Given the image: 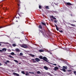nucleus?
I'll use <instances>...</instances> for the list:
<instances>
[{"label": "nucleus", "mask_w": 76, "mask_h": 76, "mask_svg": "<svg viewBox=\"0 0 76 76\" xmlns=\"http://www.w3.org/2000/svg\"><path fill=\"white\" fill-rule=\"evenodd\" d=\"M51 17V18H53V19L56 20V18H55V17H54L53 16H52Z\"/></svg>", "instance_id": "26"}, {"label": "nucleus", "mask_w": 76, "mask_h": 76, "mask_svg": "<svg viewBox=\"0 0 76 76\" xmlns=\"http://www.w3.org/2000/svg\"><path fill=\"white\" fill-rule=\"evenodd\" d=\"M2 65V64H1V63H0V66H1Z\"/></svg>", "instance_id": "44"}, {"label": "nucleus", "mask_w": 76, "mask_h": 76, "mask_svg": "<svg viewBox=\"0 0 76 76\" xmlns=\"http://www.w3.org/2000/svg\"><path fill=\"white\" fill-rule=\"evenodd\" d=\"M3 28V27H0V29H1V28Z\"/></svg>", "instance_id": "46"}, {"label": "nucleus", "mask_w": 76, "mask_h": 76, "mask_svg": "<svg viewBox=\"0 0 76 76\" xmlns=\"http://www.w3.org/2000/svg\"><path fill=\"white\" fill-rule=\"evenodd\" d=\"M53 65H54V66H56L57 64H53Z\"/></svg>", "instance_id": "39"}, {"label": "nucleus", "mask_w": 76, "mask_h": 76, "mask_svg": "<svg viewBox=\"0 0 76 76\" xmlns=\"http://www.w3.org/2000/svg\"><path fill=\"white\" fill-rule=\"evenodd\" d=\"M29 73H31V72H29Z\"/></svg>", "instance_id": "49"}, {"label": "nucleus", "mask_w": 76, "mask_h": 76, "mask_svg": "<svg viewBox=\"0 0 76 76\" xmlns=\"http://www.w3.org/2000/svg\"><path fill=\"white\" fill-rule=\"evenodd\" d=\"M44 50L42 49L39 50V52H43Z\"/></svg>", "instance_id": "21"}, {"label": "nucleus", "mask_w": 76, "mask_h": 76, "mask_svg": "<svg viewBox=\"0 0 76 76\" xmlns=\"http://www.w3.org/2000/svg\"><path fill=\"white\" fill-rule=\"evenodd\" d=\"M14 61H15V63H18V61H17L16 60H14Z\"/></svg>", "instance_id": "25"}, {"label": "nucleus", "mask_w": 76, "mask_h": 76, "mask_svg": "<svg viewBox=\"0 0 76 76\" xmlns=\"http://www.w3.org/2000/svg\"><path fill=\"white\" fill-rule=\"evenodd\" d=\"M66 64H67V66H68V67H70V65L69 64V63H66Z\"/></svg>", "instance_id": "27"}, {"label": "nucleus", "mask_w": 76, "mask_h": 76, "mask_svg": "<svg viewBox=\"0 0 76 76\" xmlns=\"http://www.w3.org/2000/svg\"><path fill=\"white\" fill-rule=\"evenodd\" d=\"M18 6H20V5L18 4Z\"/></svg>", "instance_id": "51"}, {"label": "nucleus", "mask_w": 76, "mask_h": 76, "mask_svg": "<svg viewBox=\"0 0 76 76\" xmlns=\"http://www.w3.org/2000/svg\"><path fill=\"white\" fill-rule=\"evenodd\" d=\"M46 9H48V6H47L46 7Z\"/></svg>", "instance_id": "37"}, {"label": "nucleus", "mask_w": 76, "mask_h": 76, "mask_svg": "<svg viewBox=\"0 0 76 76\" xmlns=\"http://www.w3.org/2000/svg\"><path fill=\"white\" fill-rule=\"evenodd\" d=\"M31 60H32V61L34 62V63H36V61H35V59H32Z\"/></svg>", "instance_id": "23"}, {"label": "nucleus", "mask_w": 76, "mask_h": 76, "mask_svg": "<svg viewBox=\"0 0 76 76\" xmlns=\"http://www.w3.org/2000/svg\"><path fill=\"white\" fill-rule=\"evenodd\" d=\"M63 67H67V66H63Z\"/></svg>", "instance_id": "48"}, {"label": "nucleus", "mask_w": 76, "mask_h": 76, "mask_svg": "<svg viewBox=\"0 0 76 76\" xmlns=\"http://www.w3.org/2000/svg\"><path fill=\"white\" fill-rule=\"evenodd\" d=\"M69 24H70V25H71V26H73V27L75 26V25L74 24H70V23H69Z\"/></svg>", "instance_id": "17"}, {"label": "nucleus", "mask_w": 76, "mask_h": 76, "mask_svg": "<svg viewBox=\"0 0 76 76\" xmlns=\"http://www.w3.org/2000/svg\"><path fill=\"white\" fill-rule=\"evenodd\" d=\"M54 22L55 23H57V20H55Z\"/></svg>", "instance_id": "38"}, {"label": "nucleus", "mask_w": 76, "mask_h": 76, "mask_svg": "<svg viewBox=\"0 0 76 76\" xmlns=\"http://www.w3.org/2000/svg\"><path fill=\"white\" fill-rule=\"evenodd\" d=\"M18 1L19 3H20V0H18Z\"/></svg>", "instance_id": "35"}, {"label": "nucleus", "mask_w": 76, "mask_h": 76, "mask_svg": "<svg viewBox=\"0 0 76 76\" xmlns=\"http://www.w3.org/2000/svg\"><path fill=\"white\" fill-rule=\"evenodd\" d=\"M4 9H5V10H6V9H7V8H4Z\"/></svg>", "instance_id": "45"}, {"label": "nucleus", "mask_w": 76, "mask_h": 76, "mask_svg": "<svg viewBox=\"0 0 76 76\" xmlns=\"http://www.w3.org/2000/svg\"><path fill=\"white\" fill-rule=\"evenodd\" d=\"M55 26H56V28L57 31H59V29H58V28L57 27V25L56 24H55Z\"/></svg>", "instance_id": "11"}, {"label": "nucleus", "mask_w": 76, "mask_h": 76, "mask_svg": "<svg viewBox=\"0 0 76 76\" xmlns=\"http://www.w3.org/2000/svg\"><path fill=\"white\" fill-rule=\"evenodd\" d=\"M7 62H5V64H7Z\"/></svg>", "instance_id": "43"}, {"label": "nucleus", "mask_w": 76, "mask_h": 76, "mask_svg": "<svg viewBox=\"0 0 76 76\" xmlns=\"http://www.w3.org/2000/svg\"><path fill=\"white\" fill-rule=\"evenodd\" d=\"M61 70L63 71V72H66V70L64 68H62V69H61Z\"/></svg>", "instance_id": "10"}, {"label": "nucleus", "mask_w": 76, "mask_h": 76, "mask_svg": "<svg viewBox=\"0 0 76 76\" xmlns=\"http://www.w3.org/2000/svg\"><path fill=\"white\" fill-rule=\"evenodd\" d=\"M50 20H51L52 21H53V20L52 19H50Z\"/></svg>", "instance_id": "42"}, {"label": "nucleus", "mask_w": 76, "mask_h": 76, "mask_svg": "<svg viewBox=\"0 0 76 76\" xmlns=\"http://www.w3.org/2000/svg\"><path fill=\"white\" fill-rule=\"evenodd\" d=\"M42 25H44V26H46V25L45 24V23L42 22Z\"/></svg>", "instance_id": "24"}, {"label": "nucleus", "mask_w": 76, "mask_h": 76, "mask_svg": "<svg viewBox=\"0 0 76 76\" xmlns=\"http://www.w3.org/2000/svg\"><path fill=\"white\" fill-rule=\"evenodd\" d=\"M63 68L64 69H67V67H63Z\"/></svg>", "instance_id": "31"}, {"label": "nucleus", "mask_w": 76, "mask_h": 76, "mask_svg": "<svg viewBox=\"0 0 76 76\" xmlns=\"http://www.w3.org/2000/svg\"><path fill=\"white\" fill-rule=\"evenodd\" d=\"M6 61L7 63H10V61H8V60H7Z\"/></svg>", "instance_id": "33"}, {"label": "nucleus", "mask_w": 76, "mask_h": 76, "mask_svg": "<svg viewBox=\"0 0 76 76\" xmlns=\"http://www.w3.org/2000/svg\"><path fill=\"white\" fill-rule=\"evenodd\" d=\"M21 73H22V74H23V75H25V73L24 71H22Z\"/></svg>", "instance_id": "19"}, {"label": "nucleus", "mask_w": 76, "mask_h": 76, "mask_svg": "<svg viewBox=\"0 0 76 76\" xmlns=\"http://www.w3.org/2000/svg\"><path fill=\"white\" fill-rule=\"evenodd\" d=\"M44 69H45V70H47L48 69V68L47 67H44Z\"/></svg>", "instance_id": "15"}, {"label": "nucleus", "mask_w": 76, "mask_h": 76, "mask_svg": "<svg viewBox=\"0 0 76 76\" xmlns=\"http://www.w3.org/2000/svg\"><path fill=\"white\" fill-rule=\"evenodd\" d=\"M72 71L70 70H67V72H71Z\"/></svg>", "instance_id": "34"}, {"label": "nucleus", "mask_w": 76, "mask_h": 76, "mask_svg": "<svg viewBox=\"0 0 76 76\" xmlns=\"http://www.w3.org/2000/svg\"><path fill=\"white\" fill-rule=\"evenodd\" d=\"M30 56L31 57H35V55H33L32 54H30Z\"/></svg>", "instance_id": "18"}, {"label": "nucleus", "mask_w": 76, "mask_h": 76, "mask_svg": "<svg viewBox=\"0 0 76 76\" xmlns=\"http://www.w3.org/2000/svg\"><path fill=\"white\" fill-rule=\"evenodd\" d=\"M59 31L60 32H63L62 31Z\"/></svg>", "instance_id": "40"}, {"label": "nucleus", "mask_w": 76, "mask_h": 76, "mask_svg": "<svg viewBox=\"0 0 76 76\" xmlns=\"http://www.w3.org/2000/svg\"><path fill=\"white\" fill-rule=\"evenodd\" d=\"M39 9H41V6H39Z\"/></svg>", "instance_id": "36"}, {"label": "nucleus", "mask_w": 76, "mask_h": 76, "mask_svg": "<svg viewBox=\"0 0 76 76\" xmlns=\"http://www.w3.org/2000/svg\"><path fill=\"white\" fill-rule=\"evenodd\" d=\"M58 69H59V68L57 67H55L54 68V70H55V71H56V70H57Z\"/></svg>", "instance_id": "5"}, {"label": "nucleus", "mask_w": 76, "mask_h": 76, "mask_svg": "<svg viewBox=\"0 0 76 76\" xmlns=\"http://www.w3.org/2000/svg\"><path fill=\"white\" fill-rule=\"evenodd\" d=\"M15 50L16 51H17V52H20V50H19V49L18 48H16L15 49Z\"/></svg>", "instance_id": "9"}, {"label": "nucleus", "mask_w": 76, "mask_h": 76, "mask_svg": "<svg viewBox=\"0 0 76 76\" xmlns=\"http://www.w3.org/2000/svg\"><path fill=\"white\" fill-rule=\"evenodd\" d=\"M47 75H49V76H53V75H51V74H50V73H49V72H47Z\"/></svg>", "instance_id": "12"}, {"label": "nucleus", "mask_w": 76, "mask_h": 76, "mask_svg": "<svg viewBox=\"0 0 76 76\" xmlns=\"http://www.w3.org/2000/svg\"><path fill=\"white\" fill-rule=\"evenodd\" d=\"M58 67H60V65H58Z\"/></svg>", "instance_id": "47"}, {"label": "nucleus", "mask_w": 76, "mask_h": 76, "mask_svg": "<svg viewBox=\"0 0 76 76\" xmlns=\"http://www.w3.org/2000/svg\"><path fill=\"white\" fill-rule=\"evenodd\" d=\"M7 50V49L6 48H4L2 49V50H0V52H6Z\"/></svg>", "instance_id": "1"}, {"label": "nucleus", "mask_w": 76, "mask_h": 76, "mask_svg": "<svg viewBox=\"0 0 76 76\" xmlns=\"http://www.w3.org/2000/svg\"><path fill=\"white\" fill-rule=\"evenodd\" d=\"M40 32H41V33L42 34V35H44V32H43V31H42V30H40L39 31Z\"/></svg>", "instance_id": "13"}, {"label": "nucleus", "mask_w": 76, "mask_h": 76, "mask_svg": "<svg viewBox=\"0 0 76 76\" xmlns=\"http://www.w3.org/2000/svg\"><path fill=\"white\" fill-rule=\"evenodd\" d=\"M74 74H75V75H76V71H74Z\"/></svg>", "instance_id": "32"}, {"label": "nucleus", "mask_w": 76, "mask_h": 76, "mask_svg": "<svg viewBox=\"0 0 76 76\" xmlns=\"http://www.w3.org/2000/svg\"><path fill=\"white\" fill-rule=\"evenodd\" d=\"M8 57H10V58H14V57L12 56L11 55H9Z\"/></svg>", "instance_id": "14"}, {"label": "nucleus", "mask_w": 76, "mask_h": 76, "mask_svg": "<svg viewBox=\"0 0 76 76\" xmlns=\"http://www.w3.org/2000/svg\"><path fill=\"white\" fill-rule=\"evenodd\" d=\"M39 28H40V29H42V26H41V25H39Z\"/></svg>", "instance_id": "20"}, {"label": "nucleus", "mask_w": 76, "mask_h": 76, "mask_svg": "<svg viewBox=\"0 0 76 76\" xmlns=\"http://www.w3.org/2000/svg\"><path fill=\"white\" fill-rule=\"evenodd\" d=\"M26 74H25V75L26 76H27V75H28L29 74V72H26Z\"/></svg>", "instance_id": "16"}, {"label": "nucleus", "mask_w": 76, "mask_h": 76, "mask_svg": "<svg viewBox=\"0 0 76 76\" xmlns=\"http://www.w3.org/2000/svg\"><path fill=\"white\" fill-rule=\"evenodd\" d=\"M13 74L14 75H15L16 76H19V74H17L15 72H13Z\"/></svg>", "instance_id": "6"}, {"label": "nucleus", "mask_w": 76, "mask_h": 76, "mask_svg": "<svg viewBox=\"0 0 76 76\" xmlns=\"http://www.w3.org/2000/svg\"><path fill=\"white\" fill-rule=\"evenodd\" d=\"M31 74H34V72H31Z\"/></svg>", "instance_id": "41"}, {"label": "nucleus", "mask_w": 76, "mask_h": 76, "mask_svg": "<svg viewBox=\"0 0 76 76\" xmlns=\"http://www.w3.org/2000/svg\"><path fill=\"white\" fill-rule=\"evenodd\" d=\"M12 45L13 47H16V44H12Z\"/></svg>", "instance_id": "29"}, {"label": "nucleus", "mask_w": 76, "mask_h": 76, "mask_svg": "<svg viewBox=\"0 0 76 76\" xmlns=\"http://www.w3.org/2000/svg\"><path fill=\"white\" fill-rule=\"evenodd\" d=\"M50 54H52V53H50Z\"/></svg>", "instance_id": "50"}, {"label": "nucleus", "mask_w": 76, "mask_h": 76, "mask_svg": "<svg viewBox=\"0 0 76 76\" xmlns=\"http://www.w3.org/2000/svg\"><path fill=\"white\" fill-rule=\"evenodd\" d=\"M43 60H44L45 61H47V58H46L45 57H43Z\"/></svg>", "instance_id": "3"}, {"label": "nucleus", "mask_w": 76, "mask_h": 76, "mask_svg": "<svg viewBox=\"0 0 76 76\" xmlns=\"http://www.w3.org/2000/svg\"><path fill=\"white\" fill-rule=\"evenodd\" d=\"M76 22V21H75Z\"/></svg>", "instance_id": "55"}, {"label": "nucleus", "mask_w": 76, "mask_h": 76, "mask_svg": "<svg viewBox=\"0 0 76 76\" xmlns=\"http://www.w3.org/2000/svg\"><path fill=\"white\" fill-rule=\"evenodd\" d=\"M35 60L36 61H37V62H38V61H40V59L38 58H36Z\"/></svg>", "instance_id": "7"}, {"label": "nucleus", "mask_w": 76, "mask_h": 76, "mask_svg": "<svg viewBox=\"0 0 76 76\" xmlns=\"http://www.w3.org/2000/svg\"><path fill=\"white\" fill-rule=\"evenodd\" d=\"M21 47H23V48H28V46L25 44H23L21 45Z\"/></svg>", "instance_id": "2"}, {"label": "nucleus", "mask_w": 76, "mask_h": 76, "mask_svg": "<svg viewBox=\"0 0 76 76\" xmlns=\"http://www.w3.org/2000/svg\"><path fill=\"white\" fill-rule=\"evenodd\" d=\"M20 56H23V53H20Z\"/></svg>", "instance_id": "30"}, {"label": "nucleus", "mask_w": 76, "mask_h": 76, "mask_svg": "<svg viewBox=\"0 0 76 76\" xmlns=\"http://www.w3.org/2000/svg\"><path fill=\"white\" fill-rule=\"evenodd\" d=\"M1 44H0V46H1Z\"/></svg>", "instance_id": "52"}, {"label": "nucleus", "mask_w": 76, "mask_h": 76, "mask_svg": "<svg viewBox=\"0 0 76 76\" xmlns=\"http://www.w3.org/2000/svg\"><path fill=\"white\" fill-rule=\"evenodd\" d=\"M71 15V16H72V15Z\"/></svg>", "instance_id": "54"}, {"label": "nucleus", "mask_w": 76, "mask_h": 76, "mask_svg": "<svg viewBox=\"0 0 76 76\" xmlns=\"http://www.w3.org/2000/svg\"><path fill=\"white\" fill-rule=\"evenodd\" d=\"M37 74H40L41 73V72L39 71H38L37 72Z\"/></svg>", "instance_id": "28"}, {"label": "nucleus", "mask_w": 76, "mask_h": 76, "mask_svg": "<svg viewBox=\"0 0 76 76\" xmlns=\"http://www.w3.org/2000/svg\"><path fill=\"white\" fill-rule=\"evenodd\" d=\"M65 4H66V5H68L69 6H70V5H72V4L70 2H67L65 3Z\"/></svg>", "instance_id": "4"}, {"label": "nucleus", "mask_w": 76, "mask_h": 76, "mask_svg": "<svg viewBox=\"0 0 76 76\" xmlns=\"http://www.w3.org/2000/svg\"><path fill=\"white\" fill-rule=\"evenodd\" d=\"M39 58L40 59H43V57H42V56H40L39 57Z\"/></svg>", "instance_id": "22"}, {"label": "nucleus", "mask_w": 76, "mask_h": 76, "mask_svg": "<svg viewBox=\"0 0 76 76\" xmlns=\"http://www.w3.org/2000/svg\"><path fill=\"white\" fill-rule=\"evenodd\" d=\"M44 67H47L46 66H44Z\"/></svg>", "instance_id": "53"}, {"label": "nucleus", "mask_w": 76, "mask_h": 76, "mask_svg": "<svg viewBox=\"0 0 76 76\" xmlns=\"http://www.w3.org/2000/svg\"><path fill=\"white\" fill-rule=\"evenodd\" d=\"M10 54L12 55V56H13V55H14L15 56H16V54H15V53L14 52H12L10 53Z\"/></svg>", "instance_id": "8"}]
</instances>
